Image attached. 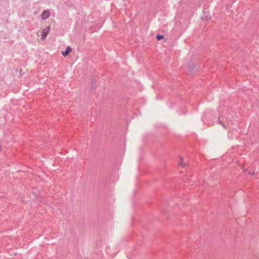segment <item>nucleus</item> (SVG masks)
<instances>
[{"mask_svg":"<svg viewBox=\"0 0 259 259\" xmlns=\"http://www.w3.org/2000/svg\"><path fill=\"white\" fill-rule=\"evenodd\" d=\"M50 27L48 26L42 30L40 34L41 39L42 40H44L46 38L47 34H48L50 31Z\"/></svg>","mask_w":259,"mask_h":259,"instance_id":"obj_1","label":"nucleus"},{"mask_svg":"<svg viewBox=\"0 0 259 259\" xmlns=\"http://www.w3.org/2000/svg\"><path fill=\"white\" fill-rule=\"evenodd\" d=\"M49 16L50 12L48 10L44 11L41 15V18L44 20L47 19L49 17Z\"/></svg>","mask_w":259,"mask_h":259,"instance_id":"obj_2","label":"nucleus"},{"mask_svg":"<svg viewBox=\"0 0 259 259\" xmlns=\"http://www.w3.org/2000/svg\"><path fill=\"white\" fill-rule=\"evenodd\" d=\"M72 51L71 48L68 46L66 48V50L65 51L62 52V54L64 56H66L68 55V54Z\"/></svg>","mask_w":259,"mask_h":259,"instance_id":"obj_3","label":"nucleus"},{"mask_svg":"<svg viewBox=\"0 0 259 259\" xmlns=\"http://www.w3.org/2000/svg\"><path fill=\"white\" fill-rule=\"evenodd\" d=\"M180 160L178 162L179 165L181 166L183 168H185L187 166V163L183 162V158L181 157H180Z\"/></svg>","mask_w":259,"mask_h":259,"instance_id":"obj_4","label":"nucleus"},{"mask_svg":"<svg viewBox=\"0 0 259 259\" xmlns=\"http://www.w3.org/2000/svg\"><path fill=\"white\" fill-rule=\"evenodd\" d=\"M211 18V17L208 16H204L201 17V19L202 20L204 21H208V20H210Z\"/></svg>","mask_w":259,"mask_h":259,"instance_id":"obj_5","label":"nucleus"},{"mask_svg":"<svg viewBox=\"0 0 259 259\" xmlns=\"http://www.w3.org/2000/svg\"><path fill=\"white\" fill-rule=\"evenodd\" d=\"M157 38L158 39V40H160L162 39V35H158L157 36Z\"/></svg>","mask_w":259,"mask_h":259,"instance_id":"obj_6","label":"nucleus"},{"mask_svg":"<svg viewBox=\"0 0 259 259\" xmlns=\"http://www.w3.org/2000/svg\"><path fill=\"white\" fill-rule=\"evenodd\" d=\"M219 121H220V122L221 123V124H222L224 127H225V124H224V123H222V121H221L220 120Z\"/></svg>","mask_w":259,"mask_h":259,"instance_id":"obj_7","label":"nucleus"},{"mask_svg":"<svg viewBox=\"0 0 259 259\" xmlns=\"http://www.w3.org/2000/svg\"><path fill=\"white\" fill-rule=\"evenodd\" d=\"M249 174H250V175H253L254 174V172H253V173H252V172H249Z\"/></svg>","mask_w":259,"mask_h":259,"instance_id":"obj_8","label":"nucleus"},{"mask_svg":"<svg viewBox=\"0 0 259 259\" xmlns=\"http://www.w3.org/2000/svg\"><path fill=\"white\" fill-rule=\"evenodd\" d=\"M162 38H163V40L164 39V36L163 35Z\"/></svg>","mask_w":259,"mask_h":259,"instance_id":"obj_9","label":"nucleus"}]
</instances>
